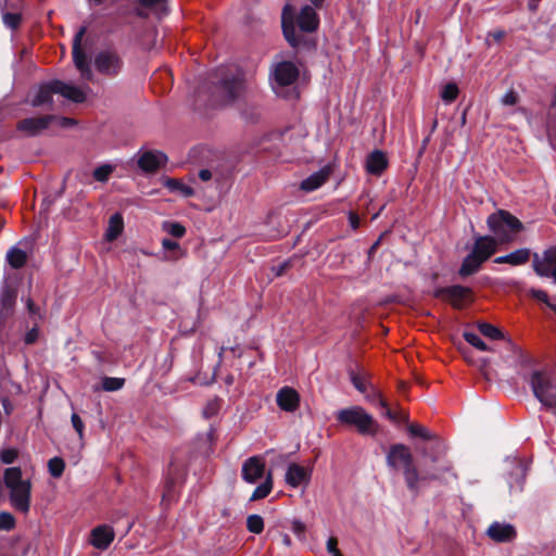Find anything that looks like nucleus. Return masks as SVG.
<instances>
[{"label":"nucleus","instance_id":"f257e3e1","mask_svg":"<svg viewBox=\"0 0 556 556\" xmlns=\"http://www.w3.org/2000/svg\"><path fill=\"white\" fill-rule=\"evenodd\" d=\"M387 465L393 469L403 467L406 486L414 496H418L424 483L439 479V473L437 472H430L426 469L418 470L414 465L409 448L402 443L390 446L387 455Z\"/></svg>","mask_w":556,"mask_h":556},{"label":"nucleus","instance_id":"f03ea898","mask_svg":"<svg viewBox=\"0 0 556 556\" xmlns=\"http://www.w3.org/2000/svg\"><path fill=\"white\" fill-rule=\"evenodd\" d=\"M244 89L243 73L238 68L220 67L211 78V101L213 105L225 106L235 103Z\"/></svg>","mask_w":556,"mask_h":556},{"label":"nucleus","instance_id":"7ed1b4c3","mask_svg":"<svg viewBox=\"0 0 556 556\" xmlns=\"http://www.w3.org/2000/svg\"><path fill=\"white\" fill-rule=\"evenodd\" d=\"M532 256V268L539 277L552 278L556 283V245L543 251L542 254L531 253L528 248L515 250L506 255L493 260L495 264H509L511 266L525 265Z\"/></svg>","mask_w":556,"mask_h":556},{"label":"nucleus","instance_id":"20e7f679","mask_svg":"<svg viewBox=\"0 0 556 556\" xmlns=\"http://www.w3.org/2000/svg\"><path fill=\"white\" fill-rule=\"evenodd\" d=\"M54 93H59L75 103H83L86 100V94L80 88L53 79L39 86L35 97L30 100V105L33 108L48 105L52 110Z\"/></svg>","mask_w":556,"mask_h":556},{"label":"nucleus","instance_id":"39448f33","mask_svg":"<svg viewBox=\"0 0 556 556\" xmlns=\"http://www.w3.org/2000/svg\"><path fill=\"white\" fill-rule=\"evenodd\" d=\"M486 225L493 237L501 244L513 242L517 235L523 230L522 223L511 213L505 210H497L489 215Z\"/></svg>","mask_w":556,"mask_h":556},{"label":"nucleus","instance_id":"423d86ee","mask_svg":"<svg viewBox=\"0 0 556 556\" xmlns=\"http://www.w3.org/2000/svg\"><path fill=\"white\" fill-rule=\"evenodd\" d=\"M186 477V453L182 451H176L172 456L165 475L162 503L170 504L177 500L178 488L184 483Z\"/></svg>","mask_w":556,"mask_h":556},{"label":"nucleus","instance_id":"0eeeda50","mask_svg":"<svg viewBox=\"0 0 556 556\" xmlns=\"http://www.w3.org/2000/svg\"><path fill=\"white\" fill-rule=\"evenodd\" d=\"M336 419L341 425L354 427L362 435H375L378 432L377 421L358 405L340 409L336 414Z\"/></svg>","mask_w":556,"mask_h":556},{"label":"nucleus","instance_id":"6e6552de","mask_svg":"<svg viewBox=\"0 0 556 556\" xmlns=\"http://www.w3.org/2000/svg\"><path fill=\"white\" fill-rule=\"evenodd\" d=\"M529 383L535 399L545 407L556 408V384L544 370H534L530 375Z\"/></svg>","mask_w":556,"mask_h":556},{"label":"nucleus","instance_id":"1a4fd4ad","mask_svg":"<svg viewBox=\"0 0 556 556\" xmlns=\"http://www.w3.org/2000/svg\"><path fill=\"white\" fill-rule=\"evenodd\" d=\"M433 296L448 303L454 309L462 311L475 301V292L470 287L452 285L440 287L433 291Z\"/></svg>","mask_w":556,"mask_h":556},{"label":"nucleus","instance_id":"9d476101","mask_svg":"<svg viewBox=\"0 0 556 556\" xmlns=\"http://www.w3.org/2000/svg\"><path fill=\"white\" fill-rule=\"evenodd\" d=\"M429 442L421 446L420 453L431 463L435 464L434 467H425L424 469L430 472L439 473V479L441 476L451 470V463L445 459V445L443 441L433 435L432 440H428Z\"/></svg>","mask_w":556,"mask_h":556},{"label":"nucleus","instance_id":"9b49d317","mask_svg":"<svg viewBox=\"0 0 556 556\" xmlns=\"http://www.w3.org/2000/svg\"><path fill=\"white\" fill-rule=\"evenodd\" d=\"M93 66L100 75L115 78L124 70V60L116 49H103L96 53Z\"/></svg>","mask_w":556,"mask_h":556},{"label":"nucleus","instance_id":"f8f14e48","mask_svg":"<svg viewBox=\"0 0 556 556\" xmlns=\"http://www.w3.org/2000/svg\"><path fill=\"white\" fill-rule=\"evenodd\" d=\"M300 72L291 61L277 63L270 74L271 88L276 94H281V89L293 85L299 78Z\"/></svg>","mask_w":556,"mask_h":556},{"label":"nucleus","instance_id":"ddd939ff","mask_svg":"<svg viewBox=\"0 0 556 556\" xmlns=\"http://www.w3.org/2000/svg\"><path fill=\"white\" fill-rule=\"evenodd\" d=\"M86 33V27H80V29L75 34L73 39V48L72 55L73 61L77 70L80 72L81 76L88 80H92L93 73L91 71L90 63L88 61V56L86 52L81 49V39Z\"/></svg>","mask_w":556,"mask_h":556},{"label":"nucleus","instance_id":"4468645a","mask_svg":"<svg viewBox=\"0 0 556 556\" xmlns=\"http://www.w3.org/2000/svg\"><path fill=\"white\" fill-rule=\"evenodd\" d=\"M169 0H136L134 13L139 18H148L152 13L157 18H162L169 13Z\"/></svg>","mask_w":556,"mask_h":556},{"label":"nucleus","instance_id":"2eb2a0df","mask_svg":"<svg viewBox=\"0 0 556 556\" xmlns=\"http://www.w3.org/2000/svg\"><path fill=\"white\" fill-rule=\"evenodd\" d=\"M266 473L265 460L261 456H251L242 464L241 478L247 483L254 484Z\"/></svg>","mask_w":556,"mask_h":556},{"label":"nucleus","instance_id":"dca6fc26","mask_svg":"<svg viewBox=\"0 0 556 556\" xmlns=\"http://www.w3.org/2000/svg\"><path fill=\"white\" fill-rule=\"evenodd\" d=\"M56 117L54 115H43L36 117L23 118L16 124L18 131L25 132L28 136H37L42 130L47 129L52 121Z\"/></svg>","mask_w":556,"mask_h":556},{"label":"nucleus","instance_id":"f3484780","mask_svg":"<svg viewBox=\"0 0 556 556\" xmlns=\"http://www.w3.org/2000/svg\"><path fill=\"white\" fill-rule=\"evenodd\" d=\"M497 245L498 242L494 237L479 235L475 237L470 253L484 263L496 253Z\"/></svg>","mask_w":556,"mask_h":556},{"label":"nucleus","instance_id":"a211bd4d","mask_svg":"<svg viewBox=\"0 0 556 556\" xmlns=\"http://www.w3.org/2000/svg\"><path fill=\"white\" fill-rule=\"evenodd\" d=\"M30 492L31 483L29 480L10 489V502L12 506L18 511L27 513L30 507Z\"/></svg>","mask_w":556,"mask_h":556},{"label":"nucleus","instance_id":"6ab92c4d","mask_svg":"<svg viewBox=\"0 0 556 556\" xmlns=\"http://www.w3.org/2000/svg\"><path fill=\"white\" fill-rule=\"evenodd\" d=\"M167 155L161 151H144L137 161L138 167L144 173H155L167 162Z\"/></svg>","mask_w":556,"mask_h":556},{"label":"nucleus","instance_id":"aec40b11","mask_svg":"<svg viewBox=\"0 0 556 556\" xmlns=\"http://www.w3.org/2000/svg\"><path fill=\"white\" fill-rule=\"evenodd\" d=\"M114 538L115 532L112 527L100 525L91 530L89 543L97 549L105 551L112 544Z\"/></svg>","mask_w":556,"mask_h":556},{"label":"nucleus","instance_id":"412c9836","mask_svg":"<svg viewBox=\"0 0 556 556\" xmlns=\"http://www.w3.org/2000/svg\"><path fill=\"white\" fill-rule=\"evenodd\" d=\"M319 22L316 8L308 4L302 7L296 16V25L303 33H314L317 30Z\"/></svg>","mask_w":556,"mask_h":556},{"label":"nucleus","instance_id":"4be33fe9","mask_svg":"<svg viewBox=\"0 0 556 556\" xmlns=\"http://www.w3.org/2000/svg\"><path fill=\"white\" fill-rule=\"evenodd\" d=\"M486 534L494 542L507 543L516 539L517 531L510 523H501L498 521H494L489 526Z\"/></svg>","mask_w":556,"mask_h":556},{"label":"nucleus","instance_id":"5701e85b","mask_svg":"<svg viewBox=\"0 0 556 556\" xmlns=\"http://www.w3.org/2000/svg\"><path fill=\"white\" fill-rule=\"evenodd\" d=\"M276 402L281 410L293 413L300 406V394L291 387H283L277 392Z\"/></svg>","mask_w":556,"mask_h":556},{"label":"nucleus","instance_id":"b1692460","mask_svg":"<svg viewBox=\"0 0 556 556\" xmlns=\"http://www.w3.org/2000/svg\"><path fill=\"white\" fill-rule=\"evenodd\" d=\"M17 292L14 288L5 283L0 294V321H5L12 314L16 302Z\"/></svg>","mask_w":556,"mask_h":556},{"label":"nucleus","instance_id":"393cba45","mask_svg":"<svg viewBox=\"0 0 556 556\" xmlns=\"http://www.w3.org/2000/svg\"><path fill=\"white\" fill-rule=\"evenodd\" d=\"M348 374L354 388L365 394L370 386V374L357 363L348 367Z\"/></svg>","mask_w":556,"mask_h":556},{"label":"nucleus","instance_id":"a878e982","mask_svg":"<svg viewBox=\"0 0 556 556\" xmlns=\"http://www.w3.org/2000/svg\"><path fill=\"white\" fill-rule=\"evenodd\" d=\"M311 470L296 463H292L288 466L286 472V482L292 488H298L302 483L307 484L311 480Z\"/></svg>","mask_w":556,"mask_h":556},{"label":"nucleus","instance_id":"bb28decb","mask_svg":"<svg viewBox=\"0 0 556 556\" xmlns=\"http://www.w3.org/2000/svg\"><path fill=\"white\" fill-rule=\"evenodd\" d=\"M388 166V157L381 150H374L366 159V170L374 176H381Z\"/></svg>","mask_w":556,"mask_h":556},{"label":"nucleus","instance_id":"cd10ccee","mask_svg":"<svg viewBox=\"0 0 556 556\" xmlns=\"http://www.w3.org/2000/svg\"><path fill=\"white\" fill-rule=\"evenodd\" d=\"M287 9H288V5L285 7V9H283V14H282V33H283V36H285L286 40L288 41V43L292 48L296 49V48L301 47L302 45H307L308 41L302 35L296 34L293 20L290 18L288 21L286 18V11H287Z\"/></svg>","mask_w":556,"mask_h":556},{"label":"nucleus","instance_id":"c85d7f7f","mask_svg":"<svg viewBox=\"0 0 556 556\" xmlns=\"http://www.w3.org/2000/svg\"><path fill=\"white\" fill-rule=\"evenodd\" d=\"M329 176L330 169L328 167H324L303 179L301 181L300 189L305 192H312L320 188L329 179Z\"/></svg>","mask_w":556,"mask_h":556},{"label":"nucleus","instance_id":"c756f323","mask_svg":"<svg viewBox=\"0 0 556 556\" xmlns=\"http://www.w3.org/2000/svg\"><path fill=\"white\" fill-rule=\"evenodd\" d=\"M482 264L483 262L481 260L469 253L464 257L460 267L457 270V275L462 279L470 277L480 270Z\"/></svg>","mask_w":556,"mask_h":556},{"label":"nucleus","instance_id":"7c9ffc66","mask_svg":"<svg viewBox=\"0 0 556 556\" xmlns=\"http://www.w3.org/2000/svg\"><path fill=\"white\" fill-rule=\"evenodd\" d=\"M124 230V218L121 213H114L109 219V226L105 232L108 241L116 240Z\"/></svg>","mask_w":556,"mask_h":556},{"label":"nucleus","instance_id":"2f4dec72","mask_svg":"<svg viewBox=\"0 0 556 556\" xmlns=\"http://www.w3.org/2000/svg\"><path fill=\"white\" fill-rule=\"evenodd\" d=\"M273 485H274L273 472H271V470H268L265 476V480L258 486H256L255 490L252 492V494L250 496V501L255 502V501L263 500V498L267 497L273 490Z\"/></svg>","mask_w":556,"mask_h":556},{"label":"nucleus","instance_id":"473e14b6","mask_svg":"<svg viewBox=\"0 0 556 556\" xmlns=\"http://www.w3.org/2000/svg\"><path fill=\"white\" fill-rule=\"evenodd\" d=\"M3 481L8 489H13L23 484L26 480L22 479V469L20 467H10L4 470Z\"/></svg>","mask_w":556,"mask_h":556},{"label":"nucleus","instance_id":"72a5a7b5","mask_svg":"<svg viewBox=\"0 0 556 556\" xmlns=\"http://www.w3.org/2000/svg\"><path fill=\"white\" fill-rule=\"evenodd\" d=\"M7 260L12 268L20 269L26 264L27 254L22 249L12 248L7 254Z\"/></svg>","mask_w":556,"mask_h":556},{"label":"nucleus","instance_id":"f704fd0d","mask_svg":"<svg viewBox=\"0 0 556 556\" xmlns=\"http://www.w3.org/2000/svg\"><path fill=\"white\" fill-rule=\"evenodd\" d=\"M377 399H378V402H379V406L383 409V415L390 419L391 421H394V422H401V421H407L408 420V415L406 413H396L394 410H392L390 407H389V404L388 402L383 399L382 395H377Z\"/></svg>","mask_w":556,"mask_h":556},{"label":"nucleus","instance_id":"c9c22d12","mask_svg":"<svg viewBox=\"0 0 556 556\" xmlns=\"http://www.w3.org/2000/svg\"><path fill=\"white\" fill-rule=\"evenodd\" d=\"M164 186L169 189V191L179 192L186 198L192 197L194 194V191L191 187L175 178H166Z\"/></svg>","mask_w":556,"mask_h":556},{"label":"nucleus","instance_id":"e433bc0d","mask_svg":"<svg viewBox=\"0 0 556 556\" xmlns=\"http://www.w3.org/2000/svg\"><path fill=\"white\" fill-rule=\"evenodd\" d=\"M478 330L480 333L492 340H502L504 339V333L502 330L492 324L489 323H479Z\"/></svg>","mask_w":556,"mask_h":556},{"label":"nucleus","instance_id":"4c0bfd02","mask_svg":"<svg viewBox=\"0 0 556 556\" xmlns=\"http://www.w3.org/2000/svg\"><path fill=\"white\" fill-rule=\"evenodd\" d=\"M241 117L249 124H257L262 117V111L256 105H247L241 111Z\"/></svg>","mask_w":556,"mask_h":556},{"label":"nucleus","instance_id":"58836bf2","mask_svg":"<svg viewBox=\"0 0 556 556\" xmlns=\"http://www.w3.org/2000/svg\"><path fill=\"white\" fill-rule=\"evenodd\" d=\"M65 469V462L61 457H52L48 462V471L53 478L62 477Z\"/></svg>","mask_w":556,"mask_h":556},{"label":"nucleus","instance_id":"ea45409f","mask_svg":"<svg viewBox=\"0 0 556 556\" xmlns=\"http://www.w3.org/2000/svg\"><path fill=\"white\" fill-rule=\"evenodd\" d=\"M247 528L251 533L260 534L264 530V520L262 516L253 514L247 518Z\"/></svg>","mask_w":556,"mask_h":556},{"label":"nucleus","instance_id":"a19ab883","mask_svg":"<svg viewBox=\"0 0 556 556\" xmlns=\"http://www.w3.org/2000/svg\"><path fill=\"white\" fill-rule=\"evenodd\" d=\"M125 384L124 378L117 377H104L102 379V389L108 392H114L121 390Z\"/></svg>","mask_w":556,"mask_h":556},{"label":"nucleus","instance_id":"79ce46f5","mask_svg":"<svg viewBox=\"0 0 556 556\" xmlns=\"http://www.w3.org/2000/svg\"><path fill=\"white\" fill-rule=\"evenodd\" d=\"M465 341L470 345L475 346L480 351H490L489 346L484 343V341L475 332L465 331L463 334Z\"/></svg>","mask_w":556,"mask_h":556},{"label":"nucleus","instance_id":"37998d69","mask_svg":"<svg viewBox=\"0 0 556 556\" xmlns=\"http://www.w3.org/2000/svg\"><path fill=\"white\" fill-rule=\"evenodd\" d=\"M163 229L177 239L182 238L186 235V227L177 222H165L163 224Z\"/></svg>","mask_w":556,"mask_h":556},{"label":"nucleus","instance_id":"c03bdc74","mask_svg":"<svg viewBox=\"0 0 556 556\" xmlns=\"http://www.w3.org/2000/svg\"><path fill=\"white\" fill-rule=\"evenodd\" d=\"M407 430L412 437H418L426 441L433 439V434H431L429 430L421 425L410 424L408 425Z\"/></svg>","mask_w":556,"mask_h":556},{"label":"nucleus","instance_id":"a18cd8bd","mask_svg":"<svg viewBox=\"0 0 556 556\" xmlns=\"http://www.w3.org/2000/svg\"><path fill=\"white\" fill-rule=\"evenodd\" d=\"M459 90L456 84L448 83L443 87V90L441 92V98L447 102L451 103L456 100L458 97Z\"/></svg>","mask_w":556,"mask_h":556},{"label":"nucleus","instance_id":"49530a36","mask_svg":"<svg viewBox=\"0 0 556 556\" xmlns=\"http://www.w3.org/2000/svg\"><path fill=\"white\" fill-rule=\"evenodd\" d=\"M3 23L7 27L15 30L20 27L22 22L21 13L5 12L2 15Z\"/></svg>","mask_w":556,"mask_h":556},{"label":"nucleus","instance_id":"de8ad7c7","mask_svg":"<svg viewBox=\"0 0 556 556\" xmlns=\"http://www.w3.org/2000/svg\"><path fill=\"white\" fill-rule=\"evenodd\" d=\"M113 172V167L109 164L100 165L93 170V178L99 182H105Z\"/></svg>","mask_w":556,"mask_h":556},{"label":"nucleus","instance_id":"09e8293b","mask_svg":"<svg viewBox=\"0 0 556 556\" xmlns=\"http://www.w3.org/2000/svg\"><path fill=\"white\" fill-rule=\"evenodd\" d=\"M16 525L15 518L11 513H0V530L10 531L14 529Z\"/></svg>","mask_w":556,"mask_h":556},{"label":"nucleus","instance_id":"8fccbe9b","mask_svg":"<svg viewBox=\"0 0 556 556\" xmlns=\"http://www.w3.org/2000/svg\"><path fill=\"white\" fill-rule=\"evenodd\" d=\"M18 456V452L16 448H5L0 454V459L3 464H13Z\"/></svg>","mask_w":556,"mask_h":556},{"label":"nucleus","instance_id":"3c124183","mask_svg":"<svg viewBox=\"0 0 556 556\" xmlns=\"http://www.w3.org/2000/svg\"><path fill=\"white\" fill-rule=\"evenodd\" d=\"M71 421H72L73 428L78 433L79 438L83 439L85 425H84L81 418L79 417V415L76 413H73L71 416Z\"/></svg>","mask_w":556,"mask_h":556},{"label":"nucleus","instance_id":"603ef678","mask_svg":"<svg viewBox=\"0 0 556 556\" xmlns=\"http://www.w3.org/2000/svg\"><path fill=\"white\" fill-rule=\"evenodd\" d=\"M327 551L332 556H342V553L338 548V540L334 536H330L327 541Z\"/></svg>","mask_w":556,"mask_h":556},{"label":"nucleus","instance_id":"864d4df0","mask_svg":"<svg viewBox=\"0 0 556 556\" xmlns=\"http://www.w3.org/2000/svg\"><path fill=\"white\" fill-rule=\"evenodd\" d=\"M530 294H531V296H532L533 299H535V300H538V301H540V302H542V303H544V304H546V305H547V303H549V296H548L547 292H546V291H544V290H541V289H532V290L530 291Z\"/></svg>","mask_w":556,"mask_h":556},{"label":"nucleus","instance_id":"5fc2aeb1","mask_svg":"<svg viewBox=\"0 0 556 556\" xmlns=\"http://www.w3.org/2000/svg\"><path fill=\"white\" fill-rule=\"evenodd\" d=\"M501 101L504 105H515L518 102V94L511 89L502 97Z\"/></svg>","mask_w":556,"mask_h":556},{"label":"nucleus","instance_id":"6e6d98bb","mask_svg":"<svg viewBox=\"0 0 556 556\" xmlns=\"http://www.w3.org/2000/svg\"><path fill=\"white\" fill-rule=\"evenodd\" d=\"M290 267H291V261L288 260V261H285V262L278 264L277 266H273V271L275 273V275L277 277H281L287 273V270Z\"/></svg>","mask_w":556,"mask_h":556},{"label":"nucleus","instance_id":"4d7b16f0","mask_svg":"<svg viewBox=\"0 0 556 556\" xmlns=\"http://www.w3.org/2000/svg\"><path fill=\"white\" fill-rule=\"evenodd\" d=\"M219 408V405L216 401L214 402H210L206 407L204 408V415L205 417H212L213 415H215L217 413Z\"/></svg>","mask_w":556,"mask_h":556},{"label":"nucleus","instance_id":"13d9d810","mask_svg":"<svg viewBox=\"0 0 556 556\" xmlns=\"http://www.w3.org/2000/svg\"><path fill=\"white\" fill-rule=\"evenodd\" d=\"M162 247L167 251H175V250L179 249V243L175 240L164 238L162 240Z\"/></svg>","mask_w":556,"mask_h":556},{"label":"nucleus","instance_id":"bf43d9fd","mask_svg":"<svg viewBox=\"0 0 556 556\" xmlns=\"http://www.w3.org/2000/svg\"><path fill=\"white\" fill-rule=\"evenodd\" d=\"M292 531L300 536L305 532V525L300 520H294L292 522Z\"/></svg>","mask_w":556,"mask_h":556},{"label":"nucleus","instance_id":"052dcab7","mask_svg":"<svg viewBox=\"0 0 556 556\" xmlns=\"http://www.w3.org/2000/svg\"><path fill=\"white\" fill-rule=\"evenodd\" d=\"M38 338V330L36 328H33L29 330L25 336V343L26 344H33L36 342Z\"/></svg>","mask_w":556,"mask_h":556},{"label":"nucleus","instance_id":"680f3d73","mask_svg":"<svg viewBox=\"0 0 556 556\" xmlns=\"http://www.w3.org/2000/svg\"><path fill=\"white\" fill-rule=\"evenodd\" d=\"M349 222L353 229H357L359 227V217L356 213H354V212L350 213Z\"/></svg>","mask_w":556,"mask_h":556},{"label":"nucleus","instance_id":"e2e57ef3","mask_svg":"<svg viewBox=\"0 0 556 556\" xmlns=\"http://www.w3.org/2000/svg\"><path fill=\"white\" fill-rule=\"evenodd\" d=\"M376 394H377V395H381V393H380L378 390L372 389L371 393H369V394H367V395H366V399H367V401H369L370 403L376 404V405H379V402H378V399H377Z\"/></svg>","mask_w":556,"mask_h":556},{"label":"nucleus","instance_id":"0e129e2a","mask_svg":"<svg viewBox=\"0 0 556 556\" xmlns=\"http://www.w3.org/2000/svg\"><path fill=\"white\" fill-rule=\"evenodd\" d=\"M199 178L203 181H207L212 178V172L207 168H203L199 172Z\"/></svg>","mask_w":556,"mask_h":556},{"label":"nucleus","instance_id":"69168bd1","mask_svg":"<svg viewBox=\"0 0 556 556\" xmlns=\"http://www.w3.org/2000/svg\"><path fill=\"white\" fill-rule=\"evenodd\" d=\"M76 121L71 117H62L61 118V126L62 127H70L72 125H75Z\"/></svg>","mask_w":556,"mask_h":556},{"label":"nucleus","instance_id":"338daca9","mask_svg":"<svg viewBox=\"0 0 556 556\" xmlns=\"http://www.w3.org/2000/svg\"><path fill=\"white\" fill-rule=\"evenodd\" d=\"M490 35L494 38V40L501 41L505 36V31L504 30H495V31L491 33Z\"/></svg>","mask_w":556,"mask_h":556},{"label":"nucleus","instance_id":"774afa93","mask_svg":"<svg viewBox=\"0 0 556 556\" xmlns=\"http://www.w3.org/2000/svg\"><path fill=\"white\" fill-rule=\"evenodd\" d=\"M2 406H3L4 412H5L7 414H10V413H11V410H12V405H11V403H10V401H9L8 399H4V400L2 401Z\"/></svg>","mask_w":556,"mask_h":556}]
</instances>
